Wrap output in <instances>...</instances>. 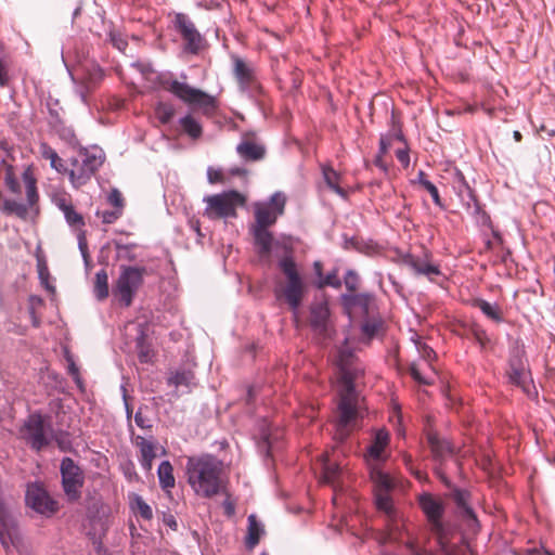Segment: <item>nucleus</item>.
I'll return each mask as SVG.
<instances>
[{
	"label": "nucleus",
	"mask_w": 555,
	"mask_h": 555,
	"mask_svg": "<svg viewBox=\"0 0 555 555\" xmlns=\"http://www.w3.org/2000/svg\"><path fill=\"white\" fill-rule=\"evenodd\" d=\"M121 469H122V473H124L125 477L127 478V480H129V481H138L139 480V476L135 472L134 463L131 460H128L125 463H122Z\"/></svg>",
	"instance_id": "nucleus-55"
},
{
	"label": "nucleus",
	"mask_w": 555,
	"mask_h": 555,
	"mask_svg": "<svg viewBox=\"0 0 555 555\" xmlns=\"http://www.w3.org/2000/svg\"><path fill=\"white\" fill-rule=\"evenodd\" d=\"M340 373L341 387L334 420V439L337 442L346 441L353 430L359 429L364 417L362 399L356 389V382L362 375V371L343 362Z\"/></svg>",
	"instance_id": "nucleus-1"
},
{
	"label": "nucleus",
	"mask_w": 555,
	"mask_h": 555,
	"mask_svg": "<svg viewBox=\"0 0 555 555\" xmlns=\"http://www.w3.org/2000/svg\"><path fill=\"white\" fill-rule=\"evenodd\" d=\"M322 173H323V178H324L326 185L333 192H335L337 195L345 198L347 196V192L339 185V181H340L339 173L336 170H334L332 167H328V166L322 167Z\"/></svg>",
	"instance_id": "nucleus-29"
},
{
	"label": "nucleus",
	"mask_w": 555,
	"mask_h": 555,
	"mask_svg": "<svg viewBox=\"0 0 555 555\" xmlns=\"http://www.w3.org/2000/svg\"><path fill=\"white\" fill-rule=\"evenodd\" d=\"M72 379L75 382L80 393L88 398L87 387L80 376L78 366L72 361Z\"/></svg>",
	"instance_id": "nucleus-53"
},
{
	"label": "nucleus",
	"mask_w": 555,
	"mask_h": 555,
	"mask_svg": "<svg viewBox=\"0 0 555 555\" xmlns=\"http://www.w3.org/2000/svg\"><path fill=\"white\" fill-rule=\"evenodd\" d=\"M131 507L145 520L153 518L151 506L142 499L141 495L133 493L131 495Z\"/></svg>",
	"instance_id": "nucleus-37"
},
{
	"label": "nucleus",
	"mask_w": 555,
	"mask_h": 555,
	"mask_svg": "<svg viewBox=\"0 0 555 555\" xmlns=\"http://www.w3.org/2000/svg\"><path fill=\"white\" fill-rule=\"evenodd\" d=\"M506 374L511 384L520 387L526 393H530V372L526 361L519 354L509 358Z\"/></svg>",
	"instance_id": "nucleus-16"
},
{
	"label": "nucleus",
	"mask_w": 555,
	"mask_h": 555,
	"mask_svg": "<svg viewBox=\"0 0 555 555\" xmlns=\"http://www.w3.org/2000/svg\"><path fill=\"white\" fill-rule=\"evenodd\" d=\"M173 24L176 30L185 42L184 51L191 54H198L204 47L205 39L191 18L184 13H177Z\"/></svg>",
	"instance_id": "nucleus-13"
},
{
	"label": "nucleus",
	"mask_w": 555,
	"mask_h": 555,
	"mask_svg": "<svg viewBox=\"0 0 555 555\" xmlns=\"http://www.w3.org/2000/svg\"><path fill=\"white\" fill-rule=\"evenodd\" d=\"M121 215L122 210L115 208L113 210H104L98 212V216L101 217L102 221L107 224L114 223L117 219L121 217Z\"/></svg>",
	"instance_id": "nucleus-56"
},
{
	"label": "nucleus",
	"mask_w": 555,
	"mask_h": 555,
	"mask_svg": "<svg viewBox=\"0 0 555 555\" xmlns=\"http://www.w3.org/2000/svg\"><path fill=\"white\" fill-rule=\"evenodd\" d=\"M135 245L134 244H120L116 243V257L119 260H126V261H134L135 260V254L133 253Z\"/></svg>",
	"instance_id": "nucleus-45"
},
{
	"label": "nucleus",
	"mask_w": 555,
	"mask_h": 555,
	"mask_svg": "<svg viewBox=\"0 0 555 555\" xmlns=\"http://www.w3.org/2000/svg\"><path fill=\"white\" fill-rule=\"evenodd\" d=\"M78 246H79V249H80L83 260L86 261V263H88L90 256L88 253L87 241L82 234L78 235Z\"/></svg>",
	"instance_id": "nucleus-61"
},
{
	"label": "nucleus",
	"mask_w": 555,
	"mask_h": 555,
	"mask_svg": "<svg viewBox=\"0 0 555 555\" xmlns=\"http://www.w3.org/2000/svg\"><path fill=\"white\" fill-rule=\"evenodd\" d=\"M413 183L418 184L422 189L427 191L430 194L435 205L440 208H444L437 186L426 178V173L423 170L418 171L417 178L413 180Z\"/></svg>",
	"instance_id": "nucleus-28"
},
{
	"label": "nucleus",
	"mask_w": 555,
	"mask_h": 555,
	"mask_svg": "<svg viewBox=\"0 0 555 555\" xmlns=\"http://www.w3.org/2000/svg\"><path fill=\"white\" fill-rule=\"evenodd\" d=\"M107 203L112 205L115 209H119L124 211L125 199L120 191L116 188H113L107 195Z\"/></svg>",
	"instance_id": "nucleus-51"
},
{
	"label": "nucleus",
	"mask_w": 555,
	"mask_h": 555,
	"mask_svg": "<svg viewBox=\"0 0 555 555\" xmlns=\"http://www.w3.org/2000/svg\"><path fill=\"white\" fill-rule=\"evenodd\" d=\"M18 438L39 452L51 442V426L39 413H33L18 429Z\"/></svg>",
	"instance_id": "nucleus-8"
},
{
	"label": "nucleus",
	"mask_w": 555,
	"mask_h": 555,
	"mask_svg": "<svg viewBox=\"0 0 555 555\" xmlns=\"http://www.w3.org/2000/svg\"><path fill=\"white\" fill-rule=\"evenodd\" d=\"M410 374L411 376L413 377L414 380H416L417 383L420 384H423V385H428L430 384L429 380H427L420 372L417 365L415 363H412L410 365Z\"/></svg>",
	"instance_id": "nucleus-59"
},
{
	"label": "nucleus",
	"mask_w": 555,
	"mask_h": 555,
	"mask_svg": "<svg viewBox=\"0 0 555 555\" xmlns=\"http://www.w3.org/2000/svg\"><path fill=\"white\" fill-rule=\"evenodd\" d=\"M108 40L113 44V47L119 50L120 52H125V50L128 47V41L125 38V36L114 28L108 31Z\"/></svg>",
	"instance_id": "nucleus-48"
},
{
	"label": "nucleus",
	"mask_w": 555,
	"mask_h": 555,
	"mask_svg": "<svg viewBox=\"0 0 555 555\" xmlns=\"http://www.w3.org/2000/svg\"><path fill=\"white\" fill-rule=\"evenodd\" d=\"M207 204L204 216L211 220L235 218L236 209L243 206L245 197L235 190L222 192L220 194L208 195L204 198Z\"/></svg>",
	"instance_id": "nucleus-7"
},
{
	"label": "nucleus",
	"mask_w": 555,
	"mask_h": 555,
	"mask_svg": "<svg viewBox=\"0 0 555 555\" xmlns=\"http://www.w3.org/2000/svg\"><path fill=\"white\" fill-rule=\"evenodd\" d=\"M40 153L44 159L50 160L51 167L54 168L57 172L66 171V167L63 164V159L51 146H49L46 143L41 144Z\"/></svg>",
	"instance_id": "nucleus-33"
},
{
	"label": "nucleus",
	"mask_w": 555,
	"mask_h": 555,
	"mask_svg": "<svg viewBox=\"0 0 555 555\" xmlns=\"http://www.w3.org/2000/svg\"><path fill=\"white\" fill-rule=\"evenodd\" d=\"M23 180L26 186V196L28 204L29 206H33L38 201V193L36 188V179L29 168L24 171Z\"/></svg>",
	"instance_id": "nucleus-36"
},
{
	"label": "nucleus",
	"mask_w": 555,
	"mask_h": 555,
	"mask_svg": "<svg viewBox=\"0 0 555 555\" xmlns=\"http://www.w3.org/2000/svg\"><path fill=\"white\" fill-rule=\"evenodd\" d=\"M250 232L254 236L255 245L258 248L260 256H269L272 250L273 235L269 228H259L257 225L250 227Z\"/></svg>",
	"instance_id": "nucleus-25"
},
{
	"label": "nucleus",
	"mask_w": 555,
	"mask_h": 555,
	"mask_svg": "<svg viewBox=\"0 0 555 555\" xmlns=\"http://www.w3.org/2000/svg\"><path fill=\"white\" fill-rule=\"evenodd\" d=\"M135 347L138 357L142 363H147L152 358V350L145 344V335L143 332L137 337Z\"/></svg>",
	"instance_id": "nucleus-44"
},
{
	"label": "nucleus",
	"mask_w": 555,
	"mask_h": 555,
	"mask_svg": "<svg viewBox=\"0 0 555 555\" xmlns=\"http://www.w3.org/2000/svg\"><path fill=\"white\" fill-rule=\"evenodd\" d=\"M430 254L424 253L423 257L406 253L400 255V263L413 270L416 275H424L434 282L435 276L441 275L439 266L429 261Z\"/></svg>",
	"instance_id": "nucleus-15"
},
{
	"label": "nucleus",
	"mask_w": 555,
	"mask_h": 555,
	"mask_svg": "<svg viewBox=\"0 0 555 555\" xmlns=\"http://www.w3.org/2000/svg\"><path fill=\"white\" fill-rule=\"evenodd\" d=\"M383 325L382 320H369L362 324V332L369 338H373L383 330Z\"/></svg>",
	"instance_id": "nucleus-49"
},
{
	"label": "nucleus",
	"mask_w": 555,
	"mask_h": 555,
	"mask_svg": "<svg viewBox=\"0 0 555 555\" xmlns=\"http://www.w3.org/2000/svg\"><path fill=\"white\" fill-rule=\"evenodd\" d=\"M157 476L160 488L169 492L176 485V478L173 476V467L169 461H163L157 469Z\"/></svg>",
	"instance_id": "nucleus-27"
},
{
	"label": "nucleus",
	"mask_w": 555,
	"mask_h": 555,
	"mask_svg": "<svg viewBox=\"0 0 555 555\" xmlns=\"http://www.w3.org/2000/svg\"><path fill=\"white\" fill-rule=\"evenodd\" d=\"M145 273L144 267L120 266V273L113 287V294L122 306H131L134 295L143 284Z\"/></svg>",
	"instance_id": "nucleus-9"
},
{
	"label": "nucleus",
	"mask_w": 555,
	"mask_h": 555,
	"mask_svg": "<svg viewBox=\"0 0 555 555\" xmlns=\"http://www.w3.org/2000/svg\"><path fill=\"white\" fill-rule=\"evenodd\" d=\"M188 482L203 498H212L224 489L223 463L211 454L189 456L185 465Z\"/></svg>",
	"instance_id": "nucleus-2"
},
{
	"label": "nucleus",
	"mask_w": 555,
	"mask_h": 555,
	"mask_svg": "<svg viewBox=\"0 0 555 555\" xmlns=\"http://www.w3.org/2000/svg\"><path fill=\"white\" fill-rule=\"evenodd\" d=\"M155 114L158 120L166 125L173 118L176 109L171 103L159 102L155 107Z\"/></svg>",
	"instance_id": "nucleus-41"
},
{
	"label": "nucleus",
	"mask_w": 555,
	"mask_h": 555,
	"mask_svg": "<svg viewBox=\"0 0 555 555\" xmlns=\"http://www.w3.org/2000/svg\"><path fill=\"white\" fill-rule=\"evenodd\" d=\"M473 337L475 341L480 346V348L485 349L490 343V338L488 337L485 330L479 326H474L472 330Z\"/></svg>",
	"instance_id": "nucleus-54"
},
{
	"label": "nucleus",
	"mask_w": 555,
	"mask_h": 555,
	"mask_svg": "<svg viewBox=\"0 0 555 555\" xmlns=\"http://www.w3.org/2000/svg\"><path fill=\"white\" fill-rule=\"evenodd\" d=\"M341 473V469L338 464L335 462H331L327 457L322 463V479L324 482L334 485L339 475Z\"/></svg>",
	"instance_id": "nucleus-35"
},
{
	"label": "nucleus",
	"mask_w": 555,
	"mask_h": 555,
	"mask_svg": "<svg viewBox=\"0 0 555 555\" xmlns=\"http://www.w3.org/2000/svg\"><path fill=\"white\" fill-rule=\"evenodd\" d=\"M83 483V475L80 468L72 462V501L78 498L77 488Z\"/></svg>",
	"instance_id": "nucleus-47"
},
{
	"label": "nucleus",
	"mask_w": 555,
	"mask_h": 555,
	"mask_svg": "<svg viewBox=\"0 0 555 555\" xmlns=\"http://www.w3.org/2000/svg\"><path fill=\"white\" fill-rule=\"evenodd\" d=\"M344 285L348 293L357 292L360 285L359 274L352 269L347 270L344 275Z\"/></svg>",
	"instance_id": "nucleus-46"
},
{
	"label": "nucleus",
	"mask_w": 555,
	"mask_h": 555,
	"mask_svg": "<svg viewBox=\"0 0 555 555\" xmlns=\"http://www.w3.org/2000/svg\"><path fill=\"white\" fill-rule=\"evenodd\" d=\"M3 209L9 214L15 212L18 216H23L26 212V207L14 201H5L3 204Z\"/></svg>",
	"instance_id": "nucleus-57"
},
{
	"label": "nucleus",
	"mask_w": 555,
	"mask_h": 555,
	"mask_svg": "<svg viewBox=\"0 0 555 555\" xmlns=\"http://www.w3.org/2000/svg\"><path fill=\"white\" fill-rule=\"evenodd\" d=\"M25 502L28 507L46 516H51L59 509L57 501L50 495L43 483L39 481L27 483Z\"/></svg>",
	"instance_id": "nucleus-11"
},
{
	"label": "nucleus",
	"mask_w": 555,
	"mask_h": 555,
	"mask_svg": "<svg viewBox=\"0 0 555 555\" xmlns=\"http://www.w3.org/2000/svg\"><path fill=\"white\" fill-rule=\"evenodd\" d=\"M427 440L436 461L442 463L448 457L454 454V446L444 438H441L436 433H429Z\"/></svg>",
	"instance_id": "nucleus-22"
},
{
	"label": "nucleus",
	"mask_w": 555,
	"mask_h": 555,
	"mask_svg": "<svg viewBox=\"0 0 555 555\" xmlns=\"http://www.w3.org/2000/svg\"><path fill=\"white\" fill-rule=\"evenodd\" d=\"M194 378L195 377H194V374L192 371L183 370V371H177L175 374H172L169 377L168 383L176 387H179V386L190 387L193 384Z\"/></svg>",
	"instance_id": "nucleus-40"
},
{
	"label": "nucleus",
	"mask_w": 555,
	"mask_h": 555,
	"mask_svg": "<svg viewBox=\"0 0 555 555\" xmlns=\"http://www.w3.org/2000/svg\"><path fill=\"white\" fill-rule=\"evenodd\" d=\"M375 504L377 509L385 514L390 515L392 513V502L389 491H375Z\"/></svg>",
	"instance_id": "nucleus-43"
},
{
	"label": "nucleus",
	"mask_w": 555,
	"mask_h": 555,
	"mask_svg": "<svg viewBox=\"0 0 555 555\" xmlns=\"http://www.w3.org/2000/svg\"><path fill=\"white\" fill-rule=\"evenodd\" d=\"M279 268L286 280L285 283L280 287V295L289 306V308L296 312L299 309L306 294L305 282L292 256L286 255L280 259Z\"/></svg>",
	"instance_id": "nucleus-3"
},
{
	"label": "nucleus",
	"mask_w": 555,
	"mask_h": 555,
	"mask_svg": "<svg viewBox=\"0 0 555 555\" xmlns=\"http://www.w3.org/2000/svg\"><path fill=\"white\" fill-rule=\"evenodd\" d=\"M89 51H82V59L77 55L78 62L72 66V81L76 85V93L83 103L88 94L93 91L103 78V73L95 61L88 59Z\"/></svg>",
	"instance_id": "nucleus-5"
},
{
	"label": "nucleus",
	"mask_w": 555,
	"mask_h": 555,
	"mask_svg": "<svg viewBox=\"0 0 555 555\" xmlns=\"http://www.w3.org/2000/svg\"><path fill=\"white\" fill-rule=\"evenodd\" d=\"M389 443V434L386 429L375 431L374 439L366 450V460L369 464H379L385 461L384 450Z\"/></svg>",
	"instance_id": "nucleus-19"
},
{
	"label": "nucleus",
	"mask_w": 555,
	"mask_h": 555,
	"mask_svg": "<svg viewBox=\"0 0 555 555\" xmlns=\"http://www.w3.org/2000/svg\"><path fill=\"white\" fill-rule=\"evenodd\" d=\"M286 196L282 192L272 194L268 202H258L254 205L255 223L259 228H270L285 211Z\"/></svg>",
	"instance_id": "nucleus-10"
},
{
	"label": "nucleus",
	"mask_w": 555,
	"mask_h": 555,
	"mask_svg": "<svg viewBox=\"0 0 555 555\" xmlns=\"http://www.w3.org/2000/svg\"><path fill=\"white\" fill-rule=\"evenodd\" d=\"M343 285V281L339 279V269L334 268L332 271H330L326 275L323 276V279L318 280L315 282V286L319 289H322L326 286H331L333 288H340Z\"/></svg>",
	"instance_id": "nucleus-38"
},
{
	"label": "nucleus",
	"mask_w": 555,
	"mask_h": 555,
	"mask_svg": "<svg viewBox=\"0 0 555 555\" xmlns=\"http://www.w3.org/2000/svg\"><path fill=\"white\" fill-rule=\"evenodd\" d=\"M179 124L184 131L191 139L197 140L203 134V128L202 125L197 119H195L191 114L185 115L179 120Z\"/></svg>",
	"instance_id": "nucleus-30"
},
{
	"label": "nucleus",
	"mask_w": 555,
	"mask_h": 555,
	"mask_svg": "<svg viewBox=\"0 0 555 555\" xmlns=\"http://www.w3.org/2000/svg\"><path fill=\"white\" fill-rule=\"evenodd\" d=\"M62 485L65 494L69 495V457L65 456L61 463Z\"/></svg>",
	"instance_id": "nucleus-52"
},
{
	"label": "nucleus",
	"mask_w": 555,
	"mask_h": 555,
	"mask_svg": "<svg viewBox=\"0 0 555 555\" xmlns=\"http://www.w3.org/2000/svg\"><path fill=\"white\" fill-rule=\"evenodd\" d=\"M418 504L427 518L431 532L442 537L444 533V525L442 522L444 514L443 502L430 493H422L418 496Z\"/></svg>",
	"instance_id": "nucleus-14"
},
{
	"label": "nucleus",
	"mask_w": 555,
	"mask_h": 555,
	"mask_svg": "<svg viewBox=\"0 0 555 555\" xmlns=\"http://www.w3.org/2000/svg\"><path fill=\"white\" fill-rule=\"evenodd\" d=\"M37 268H38V275L41 281V284L48 289L49 292L53 293L54 287L49 283V270L47 262L44 258L37 253Z\"/></svg>",
	"instance_id": "nucleus-42"
},
{
	"label": "nucleus",
	"mask_w": 555,
	"mask_h": 555,
	"mask_svg": "<svg viewBox=\"0 0 555 555\" xmlns=\"http://www.w3.org/2000/svg\"><path fill=\"white\" fill-rule=\"evenodd\" d=\"M261 437H262L264 444L267 446V451L269 453L271 451V449L273 448L274 440H276L278 437L273 436V434L269 429L264 430L262 433Z\"/></svg>",
	"instance_id": "nucleus-62"
},
{
	"label": "nucleus",
	"mask_w": 555,
	"mask_h": 555,
	"mask_svg": "<svg viewBox=\"0 0 555 555\" xmlns=\"http://www.w3.org/2000/svg\"><path fill=\"white\" fill-rule=\"evenodd\" d=\"M473 306L476 308H479L481 310V312L489 319H491L495 322L502 321L501 311L496 305H492L485 299L477 298V299H474Z\"/></svg>",
	"instance_id": "nucleus-34"
},
{
	"label": "nucleus",
	"mask_w": 555,
	"mask_h": 555,
	"mask_svg": "<svg viewBox=\"0 0 555 555\" xmlns=\"http://www.w3.org/2000/svg\"><path fill=\"white\" fill-rule=\"evenodd\" d=\"M207 178L210 183H222L224 180L222 171L212 167L208 168Z\"/></svg>",
	"instance_id": "nucleus-58"
},
{
	"label": "nucleus",
	"mask_w": 555,
	"mask_h": 555,
	"mask_svg": "<svg viewBox=\"0 0 555 555\" xmlns=\"http://www.w3.org/2000/svg\"><path fill=\"white\" fill-rule=\"evenodd\" d=\"M263 533V527L260 522L257 521L255 515L248 516V534L246 538V546L248 548H254L260 540L261 534Z\"/></svg>",
	"instance_id": "nucleus-31"
},
{
	"label": "nucleus",
	"mask_w": 555,
	"mask_h": 555,
	"mask_svg": "<svg viewBox=\"0 0 555 555\" xmlns=\"http://www.w3.org/2000/svg\"><path fill=\"white\" fill-rule=\"evenodd\" d=\"M108 275L106 270L101 269L95 274L94 295L99 300H104L105 298L108 297Z\"/></svg>",
	"instance_id": "nucleus-32"
},
{
	"label": "nucleus",
	"mask_w": 555,
	"mask_h": 555,
	"mask_svg": "<svg viewBox=\"0 0 555 555\" xmlns=\"http://www.w3.org/2000/svg\"><path fill=\"white\" fill-rule=\"evenodd\" d=\"M233 75L240 88L244 91H253L259 88L255 68L238 56H233Z\"/></svg>",
	"instance_id": "nucleus-17"
},
{
	"label": "nucleus",
	"mask_w": 555,
	"mask_h": 555,
	"mask_svg": "<svg viewBox=\"0 0 555 555\" xmlns=\"http://www.w3.org/2000/svg\"><path fill=\"white\" fill-rule=\"evenodd\" d=\"M451 495L462 518L465 519L469 526L478 525L475 511L468 503L469 492L462 489H454Z\"/></svg>",
	"instance_id": "nucleus-21"
},
{
	"label": "nucleus",
	"mask_w": 555,
	"mask_h": 555,
	"mask_svg": "<svg viewBox=\"0 0 555 555\" xmlns=\"http://www.w3.org/2000/svg\"><path fill=\"white\" fill-rule=\"evenodd\" d=\"M163 86L176 98L189 106L201 108L205 114L212 113L217 107L216 99L212 95L196 89L186 82L170 79L165 80Z\"/></svg>",
	"instance_id": "nucleus-6"
},
{
	"label": "nucleus",
	"mask_w": 555,
	"mask_h": 555,
	"mask_svg": "<svg viewBox=\"0 0 555 555\" xmlns=\"http://www.w3.org/2000/svg\"><path fill=\"white\" fill-rule=\"evenodd\" d=\"M397 159L404 166L408 167L410 164V156L408 150H398L396 152Z\"/></svg>",
	"instance_id": "nucleus-64"
},
{
	"label": "nucleus",
	"mask_w": 555,
	"mask_h": 555,
	"mask_svg": "<svg viewBox=\"0 0 555 555\" xmlns=\"http://www.w3.org/2000/svg\"><path fill=\"white\" fill-rule=\"evenodd\" d=\"M134 422L142 429H150L152 427L150 420L142 414L141 409L135 413Z\"/></svg>",
	"instance_id": "nucleus-60"
},
{
	"label": "nucleus",
	"mask_w": 555,
	"mask_h": 555,
	"mask_svg": "<svg viewBox=\"0 0 555 555\" xmlns=\"http://www.w3.org/2000/svg\"><path fill=\"white\" fill-rule=\"evenodd\" d=\"M309 324L314 333L322 338L331 337L333 330L328 299L325 295L315 297L310 305Z\"/></svg>",
	"instance_id": "nucleus-12"
},
{
	"label": "nucleus",
	"mask_w": 555,
	"mask_h": 555,
	"mask_svg": "<svg viewBox=\"0 0 555 555\" xmlns=\"http://www.w3.org/2000/svg\"><path fill=\"white\" fill-rule=\"evenodd\" d=\"M134 444L140 450V464L145 472H151L153 467V461L156 457L155 446L153 442L146 440L142 436L134 438Z\"/></svg>",
	"instance_id": "nucleus-24"
},
{
	"label": "nucleus",
	"mask_w": 555,
	"mask_h": 555,
	"mask_svg": "<svg viewBox=\"0 0 555 555\" xmlns=\"http://www.w3.org/2000/svg\"><path fill=\"white\" fill-rule=\"evenodd\" d=\"M236 153L245 162H258L266 155V147L253 140L244 139L236 146Z\"/></svg>",
	"instance_id": "nucleus-23"
},
{
	"label": "nucleus",
	"mask_w": 555,
	"mask_h": 555,
	"mask_svg": "<svg viewBox=\"0 0 555 555\" xmlns=\"http://www.w3.org/2000/svg\"><path fill=\"white\" fill-rule=\"evenodd\" d=\"M72 185L83 184L103 164L104 156L98 147L76 146L72 141Z\"/></svg>",
	"instance_id": "nucleus-4"
},
{
	"label": "nucleus",
	"mask_w": 555,
	"mask_h": 555,
	"mask_svg": "<svg viewBox=\"0 0 555 555\" xmlns=\"http://www.w3.org/2000/svg\"><path fill=\"white\" fill-rule=\"evenodd\" d=\"M370 475L374 483L375 491H390L393 487V482L389 475L384 473L376 463L370 464Z\"/></svg>",
	"instance_id": "nucleus-26"
},
{
	"label": "nucleus",
	"mask_w": 555,
	"mask_h": 555,
	"mask_svg": "<svg viewBox=\"0 0 555 555\" xmlns=\"http://www.w3.org/2000/svg\"><path fill=\"white\" fill-rule=\"evenodd\" d=\"M1 167H3L5 170L4 182H5V185L8 186V189L12 193H20L21 186L15 177L14 167L12 165L8 164L5 159H3L1 162Z\"/></svg>",
	"instance_id": "nucleus-39"
},
{
	"label": "nucleus",
	"mask_w": 555,
	"mask_h": 555,
	"mask_svg": "<svg viewBox=\"0 0 555 555\" xmlns=\"http://www.w3.org/2000/svg\"><path fill=\"white\" fill-rule=\"evenodd\" d=\"M461 181H462V185H463V188L467 194V197H468V201L466 203L467 208H470V203H473L474 212H476V214L480 212L481 207H480L479 202L474 193V190L467 184L463 175H461Z\"/></svg>",
	"instance_id": "nucleus-50"
},
{
	"label": "nucleus",
	"mask_w": 555,
	"mask_h": 555,
	"mask_svg": "<svg viewBox=\"0 0 555 555\" xmlns=\"http://www.w3.org/2000/svg\"><path fill=\"white\" fill-rule=\"evenodd\" d=\"M374 296L370 293H345L340 295V301L344 309L348 312L359 308L363 313L370 312V306Z\"/></svg>",
	"instance_id": "nucleus-20"
},
{
	"label": "nucleus",
	"mask_w": 555,
	"mask_h": 555,
	"mask_svg": "<svg viewBox=\"0 0 555 555\" xmlns=\"http://www.w3.org/2000/svg\"><path fill=\"white\" fill-rule=\"evenodd\" d=\"M17 537L16 521L9 508L0 499V541L8 546Z\"/></svg>",
	"instance_id": "nucleus-18"
},
{
	"label": "nucleus",
	"mask_w": 555,
	"mask_h": 555,
	"mask_svg": "<svg viewBox=\"0 0 555 555\" xmlns=\"http://www.w3.org/2000/svg\"><path fill=\"white\" fill-rule=\"evenodd\" d=\"M345 248L346 249H356L362 251V243L358 237H350L345 240Z\"/></svg>",
	"instance_id": "nucleus-63"
}]
</instances>
